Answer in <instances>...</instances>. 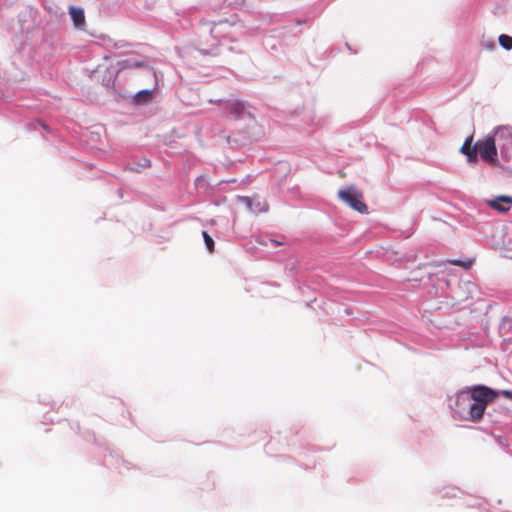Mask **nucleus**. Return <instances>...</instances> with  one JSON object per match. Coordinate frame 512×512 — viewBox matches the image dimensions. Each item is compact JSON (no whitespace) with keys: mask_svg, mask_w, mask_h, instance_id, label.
I'll list each match as a JSON object with an SVG mask.
<instances>
[{"mask_svg":"<svg viewBox=\"0 0 512 512\" xmlns=\"http://www.w3.org/2000/svg\"><path fill=\"white\" fill-rule=\"evenodd\" d=\"M473 402L469 404L466 420L479 422L490 403H493L499 396V392L485 385H476L467 388Z\"/></svg>","mask_w":512,"mask_h":512,"instance_id":"f257e3e1","label":"nucleus"},{"mask_svg":"<svg viewBox=\"0 0 512 512\" xmlns=\"http://www.w3.org/2000/svg\"><path fill=\"white\" fill-rule=\"evenodd\" d=\"M338 197L359 213H367L368 207L363 202V194L354 186L338 191Z\"/></svg>","mask_w":512,"mask_h":512,"instance_id":"f03ea898","label":"nucleus"},{"mask_svg":"<svg viewBox=\"0 0 512 512\" xmlns=\"http://www.w3.org/2000/svg\"><path fill=\"white\" fill-rule=\"evenodd\" d=\"M477 154H480L482 160L490 163H497V146L496 139L493 136H487L476 142Z\"/></svg>","mask_w":512,"mask_h":512,"instance_id":"7ed1b4c3","label":"nucleus"},{"mask_svg":"<svg viewBox=\"0 0 512 512\" xmlns=\"http://www.w3.org/2000/svg\"><path fill=\"white\" fill-rule=\"evenodd\" d=\"M227 116L234 120L252 118L249 111L246 110L245 104L237 99H230L225 104Z\"/></svg>","mask_w":512,"mask_h":512,"instance_id":"20e7f679","label":"nucleus"},{"mask_svg":"<svg viewBox=\"0 0 512 512\" xmlns=\"http://www.w3.org/2000/svg\"><path fill=\"white\" fill-rule=\"evenodd\" d=\"M496 146L501 149L509 150L512 148V129L509 127H498L494 131Z\"/></svg>","mask_w":512,"mask_h":512,"instance_id":"39448f33","label":"nucleus"},{"mask_svg":"<svg viewBox=\"0 0 512 512\" xmlns=\"http://www.w3.org/2000/svg\"><path fill=\"white\" fill-rule=\"evenodd\" d=\"M486 202L492 209L500 213H506L512 207V196L501 195L494 199L487 200Z\"/></svg>","mask_w":512,"mask_h":512,"instance_id":"423d86ee","label":"nucleus"},{"mask_svg":"<svg viewBox=\"0 0 512 512\" xmlns=\"http://www.w3.org/2000/svg\"><path fill=\"white\" fill-rule=\"evenodd\" d=\"M473 144V136L468 137L462 147L460 148V152L467 157V161L469 163H476L478 161L477 155V147L476 144Z\"/></svg>","mask_w":512,"mask_h":512,"instance_id":"0eeeda50","label":"nucleus"},{"mask_svg":"<svg viewBox=\"0 0 512 512\" xmlns=\"http://www.w3.org/2000/svg\"><path fill=\"white\" fill-rule=\"evenodd\" d=\"M69 14L77 28H81L84 25L85 15L83 9L71 6L69 8Z\"/></svg>","mask_w":512,"mask_h":512,"instance_id":"6e6552de","label":"nucleus"},{"mask_svg":"<svg viewBox=\"0 0 512 512\" xmlns=\"http://www.w3.org/2000/svg\"><path fill=\"white\" fill-rule=\"evenodd\" d=\"M469 404H470L469 400L464 396V392H461V393L457 394L455 406L453 407V410L455 411L456 414H458L459 416H461L462 418L465 419L466 416H463V412L465 410V407L467 405L469 406Z\"/></svg>","mask_w":512,"mask_h":512,"instance_id":"1a4fd4ad","label":"nucleus"},{"mask_svg":"<svg viewBox=\"0 0 512 512\" xmlns=\"http://www.w3.org/2000/svg\"><path fill=\"white\" fill-rule=\"evenodd\" d=\"M153 97V90H141L135 95V102L138 104L147 103Z\"/></svg>","mask_w":512,"mask_h":512,"instance_id":"9d476101","label":"nucleus"},{"mask_svg":"<svg viewBox=\"0 0 512 512\" xmlns=\"http://www.w3.org/2000/svg\"><path fill=\"white\" fill-rule=\"evenodd\" d=\"M500 155L504 163L503 165L509 168V166L512 165V148L509 150L501 149Z\"/></svg>","mask_w":512,"mask_h":512,"instance_id":"9b49d317","label":"nucleus"},{"mask_svg":"<svg viewBox=\"0 0 512 512\" xmlns=\"http://www.w3.org/2000/svg\"><path fill=\"white\" fill-rule=\"evenodd\" d=\"M499 43L504 49L509 50L512 48V37L502 34L499 36Z\"/></svg>","mask_w":512,"mask_h":512,"instance_id":"f8f14e48","label":"nucleus"},{"mask_svg":"<svg viewBox=\"0 0 512 512\" xmlns=\"http://www.w3.org/2000/svg\"><path fill=\"white\" fill-rule=\"evenodd\" d=\"M202 236H203V239H204L207 249L209 250V252L212 253L214 251V240L206 231L202 232Z\"/></svg>","mask_w":512,"mask_h":512,"instance_id":"ddd939ff","label":"nucleus"},{"mask_svg":"<svg viewBox=\"0 0 512 512\" xmlns=\"http://www.w3.org/2000/svg\"><path fill=\"white\" fill-rule=\"evenodd\" d=\"M449 263H451L452 265L461 266L465 269L471 268V266L473 264V262L471 260H467V261L451 260V261H449Z\"/></svg>","mask_w":512,"mask_h":512,"instance_id":"4468645a","label":"nucleus"},{"mask_svg":"<svg viewBox=\"0 0 512 512\" xmlns=\"http://www.w3.org/2000/svg\"><path fill=\"white\" fill-rule=\"evenodd\" d=\"M242 203H244L247 207L252 209V199L249 197H240L239 198Z\"/></svg>","mask_w":512,"mask_h":512,"instance_id":"2eb2a0df","label":"nucleus"},{"mask_svg":"<svg viewBox=\"0 0 512 512\" xmlns=\"http://www.w3.org/2000/svg\"><path fill=\"white\" fill-rule=\"evenodd\" d=\"M501 394H502L504 397H506V398H508V399L512 400V390H503V391L501 392Z\"/></svg>","mask_w":512,"mask_h":512,"instance_id":"dca6fc26","label":"nucleus"},{"mask_svg":"<svg viewBox=\"0 0 512 512\" xmlns=\"http://www.w3.org/2000/svg\"><path fill=\"white\" fill-rule=\"evenodd\" d=\"M143 166H144V167H150V161H149L148 159H145V160L143 161Z\"/></svg>","mask_w":512,"mask_h":512,"instance_id":"f3484780","label":"nucleus"},{"mask_svg":"<svg viewBox=\"0 0 512 512\" xmlns=\"http://www.w3.org/2000/svg\"><path fill=\"white\" fill-rule=\"evenodd\" d=\"M487 47L490 49H493L495 47V43L494 42L487 43Z\"/></svg>","mask_w":512,"mask_h":512,"instance_id":"a211bd4d","label":"nucleus"},{"mask_svg":"<svg viewBox=\"0 0 512 512\" xmlns=\"http://www.w3.org/2000/svg\"><path fill=\"white\" fill-rule=\"evenodd\" d=\"M272 244L277 246V245H281L282 243L281 242H278L276 240H271Z\"/></svg>","mask_w":512,"mask_h":512,"instance_id":"6ab92c4d","label":"nucleus"}]
</instances>
